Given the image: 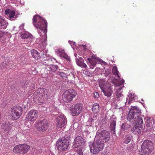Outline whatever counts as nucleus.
I'll return each instance as SVG.
<instances>
[{"instance_id": "obj_1", "label": "nucleus", "mask_w": 155, "mask_h": 155, "mask_svg": "<svg viewBox=\"0 0 155 155\" xmlns=\"http://www.w3.org/2000/svg\"><path fill=\"white\" fill-rule=\"evenodd\" d=\"M141 114V112L138 107L137 106H131L128 115L127 120L132 125L137 122L136 125L134 126L131 130L134 134H139L143 127V116Z\"/></svg>"}, {"instance_id": "obj_2", "label": "nucleus", "mask_w": 155, "mask_h": 155, "mask_svg": "<svg viewBox=\"0 0 155 155\" xmlns=\"http://www.w3.org/2000/svg\"><path fill=\"white\" fill-rule=\"evenodd\" d=\"M33 24L37 29H39V34L45 38L47 31L48 23L46 20L38 15H35L33 18Z\"/></svg>"}, {"instance_id": "obj_3", "label": "nucleus", "mask_w": 155, "mask_h": 155, "mask_svg": "<svg viewBox=\"0 0 155 155\" xmlns=\"http://www.w3.org/2000/svg\"><path fill=\"white\" fill-rule=\"evenodd\" d=\"M124 82V80L122 79L118 83L115 84V89L116 90V92L115 93V99L118 101H122L124 99L123 95L121 93L122 89L121 85L123 84Z\"/></svg>"}, {"instance_id": "obj_4", "label": "nucleus", "mask_w": 155, "mask_h": 155, "mask_svg": "<svg viewBox=\"0 0 155 155\" xmlns=\"http://www.w3.org/2000/svg\"><path fill=\"white\" fill-rule=\"evenodd\" d=\"M104 147V143L101 141L97 139L96 142L93 143L90 146V151L93 153H97L101 151Z\"/></svg>"}, {"instance_id": "obj_5", "label": "nucleus", "mask_w": 155, "mask_h": 155, "mask_svg": "<svg viewBox=\"0 0 155 155\" xmlns=\"http://www.w3.org/2000/svg\"><path fill=\"white\" fill-rule=\"evenodd\" d=\"M110 134L109 132L106 130H103L100 132L98 131L96 133V138L103 143L108 141L110 139Z\"/></svg>"}, {"instance_id": "obj_6", "label": "nucleus", "mask_w": 155, "mask_h": 155, "mask_svg": "<svg viewBox=\"0 0 155 155\" xmlns=\"http://www.w3.org/2000/svg\"><path fill=\"white\" fill-rule=\"evenodd\" d=\"M153 147V143L151 141L145 140L141 145V152L144 155H147L151 153Z\"/></svg>"}, {"instance_id": "obj_7", "label": "nucleus", "mask_w": 155, "mask_h": 155, "mask_svg": "<svg viewBox=\"0 0 155 155\" xmlns=\"http://www.w3.org/2000/svg\"><path fill=\"white\" fill-rule=\"evenodd\" d=\"M77 94V92L74 90L69 89L66 91L64 93L63 100L67 102H71Z\"/></svg>"}, {"instance_id": "obj_8", "label": "nucleus", "mask_w": 155, "mask_h": 155, "mask_svg": "<svg viewBox=\"0 0 155 155\" xmlns=\"http://www.w3.org/2000/svg\"><path fill=\"white\" fill-rule=\"evenodd\" d=\"M37 130L40 132L45 131L49 127L48 121L46 119L40 120L36 123Z\"/></svg>"}, {"instance_id": "obj_9", "label": "nucleus", "mask_w": 155, "mask_h": 155, "mask_svg": "<svg viewBox=\"0 0 155 155\" xmlns=\"http://www.w3.org/2000/svg\"><path fill=\"white\" fill-rule=\"evenodd\" d=\"M30 149L29 146L26 144H19L15 146L13 149V152L15 153H19L24 154L27 153Z\"/></svg>"}, {"instance_id": "obj_10", "label": "nucleus", "mask_w": 155, "mask_h": 155, "mask_svg": "<svg viewBox=\"0 0 155 155\" xmlns=\"http://www.w3.org/2000/svg\"><path fill=\"white\" fill-rule=\"evenodd\" d=\"M69 142L66 140H59L57 142L58 149L60 151H66L68 147Z\"/></svg>"}, {"instance_id": "obj_11", "label": "nucleus", "mask_w": 155, "mask_h": 155, "mask_svg": "<svg viewBox=\"0 0 155 155\" xmlns=\"http://www.w3.org/2000/svg\"><path fill=\"white\" fill-rule=\"evenodd\" d=\"M82 105L81 104H78L72 106L70 108V112L73 116H77L79 114L82 110Z\"/></svg>"}, {"instance_id": "obj_12", "label": "nucleus", "mask_w": 155, "mask_h": 155, "mask_svg": "<svg viewBox=\"0 0 155 155\" xmlns=\"http://www.w3.org/2000/svg\"><path fill=\"white\" fill-rule=\"evenodd\" d=\"M38 115V112L36 110H31L26 115V119L31 122L35 121Z\"/></svg>"}, {"instance_id": "obj_13", "label": "nucleus", "mask_w": 155, "mask_h": 155, "mask_svg": "<svg viewBox=\"0 0 155 155\" xmlns=\"http://www.w3.org/2000/svg\"><path fill=\"white\" fill-rule=\"evenodd\" d=\"M21 114L22 110L21 107H15L13 108L11 114V116L13 119L14 120L17 119L20 117Z\"/></svg>"}, {"instance_id": "obj_14", "label": "nucleus", "mask_w": 155, "mask_h": 155, "mask_svg": "<svg viewBox=\"0 0 155 155\" xmlns=\"http://www.w3.org/2000/svg\"><path fill=\"white\" fill-rule=\"evenodd\" d=\"M57 126L59 128L64 127L67 123L66 119L64 115H61L57 118Z\"/></svg>"}, {"instance_id": "obj_15", "label": "nucleus", "mask_w": 155, "mask_h": 155, "mask_svg": "<svg viewBox=\"0 0 155 155\" xmlns=\"http://www.w3.org/2000/svg\"><path fill=\"white\" fill-rule=\"evenodd\" d=\"M20 37L24 40V42L25 44L31 43L33 40L32 35L28 32L21 34Z\"/></svg>"}, {"instance_id": "obj_16", "label": "nucleus", "mask_w": 155, "mask_h": 155, "mask_svg": "<svg viewBox=\"0 0 155 155\" xmlns=\"http://www.w3.org/2000/svg\"><path fill=\"white\" fill-rule=\"evenodd\" d=\"M88 61V64L90 68L93 69L97 64V59L95 55H92L90 58H88L87 59Z\"/></svg>"}, {"instance_id": "obj_17", "label": "nucleus", "mask_w": 155, "mask_h": 155, "mask_svg": "<svg viewBox=\"0 0 155 155\" xmlns=\"http://www.w3.org/2000/svg\"><path fill=\"white\" fill-rule=\"evenodd\" d=\"M84 144V140L83 138L81 137H78L74 139L73 147V148H76L79 146H83Z\"/></svg>"}, {"instance_id": "obj_18", "label": "nucleus", "mask_w": 155, "mask_h": 155, "mask_svg": "<svg viewBox=\"0 0 155 155\" xmlns=\"http://www.w3.org/2000/svg\"><path fill=\"white\" fill-rule=\"evenodd\" d=\"M151 119L149 117H147L145 123H146V129L147 131H150L153 129V125L154 122L153 121L150 120Z\"/></svg>"}, {"instance_id": "obj_19", "label": "nucleus", "mask_w": 155, "mask_h": 155, "mask_svg": "<svg viewBox=\"0 0 155 155\" xmlns=\"http://www.w3.org/2000/svg\"><path fill=\"white\" fill-rule=\"evenodd\" d=\"M38 96H40L45 99H46L47 90L44 88H39L37 91Z\"/></svg>"}, {"instance_id": "obj_20", "label": "nucleus", "mask_w": 155, "mask_h": 155, "mask_svg": "<svg viewBox=\"0 0 155 155\" xmlns=\"http://www.w3.org/2000/svg\"><path fill=\"white\" fill-rule=\"evenodd\" d=\"M5 14L6 15H8V17L11 20H13L17 18L15 15V12L9 9L5 11Z\"/></svg>"}, {"instance_id": "obj_21", "label": "nucleus", "mask_w": 155, "mask_h": 155, "mask_svg": "<svg viewBox=\"0 0 155 155\" xmlns=\"http://www.w3.org/2000/svg\"><path fill=\"white\" fill-rule=\"evenodd\" d=\"M8 25V22L3 16L0 15V28L5 29Z\"/></svg>"}, {"instance_id": "obj_22", "label": "nucleus", "mask_w": 155, "mask_h": 155, "mask_svg": "<svg viewBox=\"0 0 155 155\" xmlns=\"http://www.w3.org/2000/svg\"><path fill=\"white\" fill-rule=\"evenodd\" d=\"M77 64L82 68H87V65L84 63V60L81 57H79V59L76 58L75 59Z\"/></svg>"}, {"instance_id": "obj_23", "label": "nucleus", "mask_w": 155, "mask_h": 155, "mask_svg": "<svg viewBox=\"0 0 155 155\" xmlns=\"http://www.w3.org/2000/svg\"><path fill=\"white\" fill-rule=\"evenodd\" d=\"M58 53L60 56L69 61H71L70 57L65 52L64 50L59 49L58 51Z\"/></svg>"}, {"instance_id": "obj_24", "label": "nucleus", "mask_w": 155, "mask_h": 155, "mask_svg": "<svg viewBox=\"0 0 155 155\" xmlns=\"http://www.w3.org/2000/svg\"><path fill=\"white\" fill-rule=\"evenodd\" d=\"M104 95L107 97H109L113 93L112 88L111 87H109L107 88L103 89L102 90Z\"/></svg>"}, {"instance_id": "obj_25", "label": "nucleus", "mask_w": 155, "mask_h": 155, "mask_svg": "<svg viewBox=\"0 0 155 155\" xmlns=\"http://www.w3.org/2000/svg\"><path fill=\"white\" fill-rule=\"evenodd\" d=\"M116 122V120L115 119H112L110 124V129L111 130V132L113 134L115 133Z\"/></svg>"}, {"instance_id": "obj_26", "label": "nucleus", "mask_w": 155, "mask_h": 155, "mask_svg": "<svg viewBox=\"0 0 155 155\" xmlns=\"http://www.w3.org/2000/svg\"><path fill=\"white\" fill-rule=\"evenodd\" d=\"M13 125L9 122H6L5 124H3L2 128L6 131H10Z\"/></svg>"}, {"instance_id": "obj_27", "label": "nucleus", "mask_w": 155, "mask_h": 155, "mask_svg": "<svg viewBox=\"0 0 155 155\" xmlns=\"http://www.w3.org/2000/svg\"><path fill=\"white\" fill-rule=\"evenodd\" d=\"M31 54L35 59L38 60L40 58V54L35 49H32L31 51Z\"/></svg>"}, {"instance_id": "obj_28", "label": "nucleus", "mask_w": 155, "mask_h": 155, "mask_svg": "<svg viewBox=\"0 0 155 155\" xmlns=\"http://www.w3.org/2000/svg\"><path fill=\"white\" fill-rule=\"evenodd\" d=\"M92 111L95 113H97L99 111V105L98 103H95L94 104L92 108Z\"/></svg>"}, {"instance_id": "obj_29", "label": "nucleus", "mask_w": 155, "mask_h": 155, "mask_svg": "<svg viewBox=\"0 0 155 155\" xmlns=\"http://www.w3.org/2000/svg\"><path fill=\"white\" fill-rule=\"evenodd\" d=\"M132 125L131 123L130 124L127 123H124L122 124L121 128L122 130H125L130 128Z\"/></svg>"}, {"instance_id": "obj_30", "label": "nucleus", "mask_w": 155, "mask_h": 155, "mask_svg": "<svg viewBox=\"0 0 155 155\" xmlns=\"http://www.w3.org/2000/svg\"><path fill=\"white\" fill-rule=\"evenodd\" d=\"M132 136L130 134L127 135L124 139V143L126 144L128 143L132 140Z\"/></svg>"}, {"instance_id": "obj_31", "label": "nucleus", "mask_w": 155, "mask_h": 155, "mask_svg": "<svg viewBox=\"0 0 155 155\" xmlns=\"http://www.w3.org/2000/svg\"><path fill=\"white\" fill-rule=\"evenodd\" d=\"M39 98L37 99H35L34 101H35V103L39 105H41L42 103H43L45 101V98L40 96H38Z\"/></svg>"}, {"instance_id": "obj_32", "label": "nucleus", "mask_w": 155, "mask_h": 155, "mask_svg": "<svg viewBox=\"0 0 155 155\" xmlns=\"http://www.w3.org/2000/svg\"><path fill=\"white\" fill-rule=\"evenodd\" d=\"M49 55L47 54V53L46 52V53L44 54H42L41 57L40 56V58H42V60H43L44 61H48L49 60Z\"/></svg>"}, {"instance_id": "obj_33", "label": "nucleus", "mask_w": 155, "mask_h": 155, "mask_svg": "<svg viewBox=\"0 0 155 155\" xmlns=\"http://www.w3.org/2000/svg\"><path fill=\"white\" fill-rule=\"evenodd\" d=\"M59 75L63 79L66 80L68 79V74L67 73H65L63 72H60Z\"/></svg>"}, {"instance_id": "obj_34", "label": "nucleus", "mask_w": 155, "mask_h": 155, "mask_svg": "<svg viewBox=\"0 0 155 155\" xmlns=\"http://www.w3.org/2000/svg\"><path fill=\"white\" fill-rule=\"evenodd\" d=\"M112 72L114 75H116L119 78H120V76L119 74V73L117 70V68L116 67L113 68Z\"/></svg>"}, {"instance_id": "obj_35", "label": "nucleus", "mask_w": 155, "mask_h": 155, "mask_svg": "<svg viewBox=\"0 0 155 155\" xmlns=\"http://www.w3.org/2000/svg\"><path fill=\"white\" fill-rule=\"evenodd\" d=\"M49 68L50 70L53 72H54L58 69V67L57 65H51L49 66Z\"/></svg>"}, {"instance_id": "obj_36", "label": "nucleus", "mask_w": 155, "mask_h": 155, "mask_svg": "<svg viewBox=\"0 0 155 155\" xmlns=\"http://www.w3.org/2000/svg\"><path fill=\"white\" fill-rule=\"evenodd\" d=\"M99 86L101 88V90L105 88L106 85L104 82L102 80H100L99 82Z\"/></svg>"}, {"instance_id": "obj_37", "label": "nucleus", "mask_w": 155, "mask_h": 155, "mask_svg": "<svg viewBox=\"0 0 155 155\" xmlns=\"http://www.w3.org/2000/svg\"><path fill=\"white\" fill-rule=\"evenodd\" d=\"M68 78L69 79V80L74 81L75 79V75L71 72H70V74H68Z\"/></svg>"}, {"instance_id": "obj_38", "label": "nucleus", "mask_w": 155, "mask_h": 155, "mask_svg": "<svg viewBox=\"0 0 155 155\" xmlns=\"http://www.w3.org/2000/svg\"><path fill=\"white\" fill-rule=\"evenodd\" d=\"M110 74L111 73L109 71H106L104 73V75L106 77H110Z\"/></svg>"}, {"instance_id": "obj_39", "label": "nucleus", "mask_w": 155, "mask_h": 155, "mask_svg": "<svg viewBox=\"0 0 155 155\" xmlns=\"http://www.w3.org/2000/svg\"><path fill=\"white\" fill-rule=\"evenodd\" d=\"M130 97L132 99H133L135 100V99L137 98V96L135 94H131Z\"/></svg>"}, {"instance_id": "obj_40", "label": "nucleus", "mask_w": 155, "mask_h": 155, "mask_svg": "<svg viewBox=\"0 0 155 155\" xmlns=\"http://www.w3.org/2000/svg\"><path fill=\"white\" fill-rule=\"evenodd\" d=\"M4 35V32L0 31V39Z\"/></svg>"}, {"instance_id": "obj_41", "label": "nucleus", "mask_w": 155, "mask_h": 155, "mask_svg": "<svg viewBox=\"0 0 155 155\" xmlns=\"http://www.w3.org/2000/svg\"><path fill=\"white\" fill-rule=\"evenodd\" d=\"M94 95L95 98L98 97L99 95L98 93L97 92H95L94 93Z\"/></svg>"}, {"instance_id": "obj_42", "label": "nucleus", "mask_w": 155, "mask_h": 155, "mask_svg": "<svg viewBox=\"0 0 155 155\" xmlns=\"http://www.w3.org/2000/svg\"><path fill=\"white\" fill-rule=\"evenodd\" d=\"M99 69H100V68H98V67H97V68H96L95 69V71H96V70H97V71H98V70H99Z\"/></svg>"}, {"instance_id": "obj_43", "label": "nucleus", "mask_w": 155, "mask_h": 155, "mask_svg": "<svg viewBox=\"0 0 155 155\" xmlns=\"http://www.w3.org/2000/svg\"><path fill=\"white\" fill-rule=\"evenodd\" d=\"M83 47L84 48V49L86 47V45H83Z\"/></svg>"}, {"instance_id": "obj_44", "label": "nucleus", "mask_w": 155, "mask_h": 155, "mask_svg": "<svg viewBox=\"0 0 155 155\" xmlns=\"http://www.w3.org/2000/svg\"><path fill=\"white\" fill-rule=\"evenodd\" d=\"M27 130L28 131H29V130Z\"/></svg>"}]
</instances>
